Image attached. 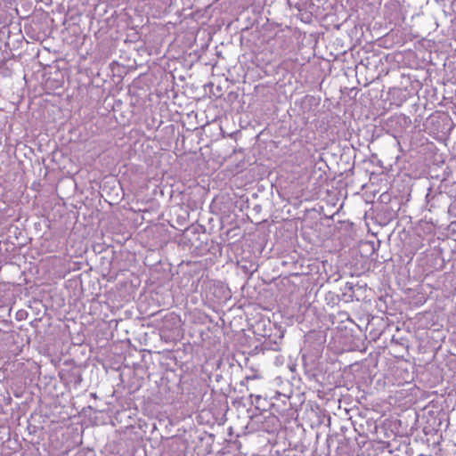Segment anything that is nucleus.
I'll use <instances>...</instances> for the list:
<instances>
[{
  "label": "nucleus",
  "instance_id": "nucleus-1",
  "mask_svg": "<svg viewBox=\"0 0 456 456\" xmlns=\"http://www.w3.org/2000/svg\"><path fill=\"white\" fill-rule=\"evenodd\" d=\"M402 118H403V119L405 122H407V121H408V118H407L405 116H403V117H402Z\"/></svg>",
  "mask_w": 456,
  "mask_h": 456
}]
</instances>
